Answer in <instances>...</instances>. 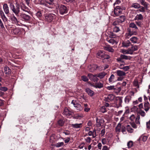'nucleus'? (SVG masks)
<instances>
[{"label": "nucleus", "instance_id": "obj_1", "mask_svg": "<svg viewBox=\"0 0 150 150\" xmlns=\"http://www.w3.org/2000/svg\"><path fill=\"white\" fill-rule=\"evenodd\" d=\"M96 57L98 58L102 59H108L110 58V56L105 54V52L102 50H100L97 53Z\"/></svg>", "mask_w": 150, "mask_h": 150}, {"label": "nucleus", "instance_id": "obj_2", "mask_svg": "<svg viewBox=\"0 0 150 150\" xmlns=\"http://www.w3.org/2000/svg\"><path fill=\"white\" fill-rule=\"evenodd\" d=\"M71 103L73 104L76 110L81 111L83 110L82 107L81 105L78 103L77 100H73L71 102Z\"/></svg>", "mask_w": 150, "mask_h": 150}, {"label": "nucleus", "instance_id": "obj_3", "mask_svg": "<svg viewBox=\"0 0 150 150\" xmlns=\"http://www.w3.org/2000/svg\"><path fill=\"white\" fill-rule=\"evenodd\" d=\"M20 17L23 21H30L31 17L29 15L25 14L24 13H20Z\"/></svg>", "mask_w": 150, "mask_h": 150}, {"label": "nucleus", "instance_id": "obj_4", "mask_svg": "<svg viewBox=\"0 0 150 150\" xmlns=\"http://www.w3.org/2000/svg\"><path fill=\"white\" fill-rule=\"evenodd\" d=\"M55 15L52 13L46 14L45 16V20L48 22H51L55 18Z\"/></svg>", "mask_w": 150, "mask_h": 150}, {"label": "nucleus", "instance_id": "obj_5", "mask_svg": "<svg viewBox=\"0 0 150 150\" xmlns=\"http://www.w3.org/2000/svg\"><path fill=\"white\" fill-rule=\"evenodd\" d=\"M59 11L60 13L62 14L66 13L68 11L67 7L63 5H61L59 8Z\"/></svg>", "mask_w": 150, "mask_h": 150}, {"label": "nucleus", "instance_id": "obj_6", "mask_svg": "<svg viewBox=\"0 0 150 150\" xmlns=\"http://www.w3.org/2000/svg\"><path fill=\"white\" fill-rule=\"evenodd\" d=\"M88 76L91 81L94 82H97L98 80L97 74L93 75L92 74L89 73L88 74Z\"/></svg>", "mask_w": 150, "mask_h": 150}, {"label": "nucleus", "instance_id": "obj_7", "mask_svg": "<svg viewBox=\"0 0 150 150\" xmlns=\"http://www.w3.org/2000/svg\"><path fill=\"white\" fill-rule=\"evenodd\" d=\"M99 67L96 64H93L90 65L88 67V71L91 72H93L96 70Z\"/></svg>", "mask_w": 150, "mask_h": 150}, {"label": "nucleus", "instance_id": "obj_8", "mask_svg": "<svg viewBox=\"0 0 150 150\" xmlns=\"http://www.w3.org/2000/svg\"><path fill=\"white\" fill-rule=\"evenodd\" d=\"M21 6H20V4L18 3H16V7L15 8L13 13L17 16H19L18 14L20 11V8Z\"/></svg>", "mask_w": 150, "mask_h": 150}, {"label": "nucleus", "instance_id": "obj_9", "mask_svg": "<svg viewBox=\"0 0 150 150\" xmlns=\"http://www.w3.org/2000/svg\"><path fill=\"white\" fill-rule=\"evenodd\" d=\"M122 12V9L119 6L115 8L114 11V17L119 16Z\"/></svg>", "mask_w": 150, "mask_h": 150}, {"label": "nucleus", "instance_id": "obj_10", "mask_svg": "<svg viewBox=\"0 0 150 150\" xmlns=\"http://www.w3.org/2000/svg\"><path fill=\"white\" fill-rule=\"evenodd\" d=\"M114 38H107L106 39L107 41L113 45L117 44L118 42V40L117 39H114Z\"/></svg>", "mask_w": 150, "mask_h": 150}, {"label": "nucleus", "instance_id": "obj_11", "mask_svg": "<svg viewBox=\"0 0 150 150\" xmlns=\"http://www.w3.org/2000/svg\"><path fill=\"white\" fill-rule=\"evenodd\" d=\"M104 122V120L103 119H98L96 118V125L97 127H100L102 124Z\"/></svg>", "mask_w": 150, "mask_h": 150}, {"label": "nucleus", "instance_id": "obj_12", "mask_svg": "<svg viewBox=\"0 0 150 150\" xmlns=\"http://www.w3.org/2000/svg\"><path fill=\"white\" fill-rule=\"evenodd\" d=\"M73 112L72 111H70L67 108H65L63 112L64 115L67 116H68L70 115H72Z\"/></svg>", "mask_w": 150, "mask_h": 150}, {"label": "nucleus", "instance_id": "obj_13", "mask_svg": "<svg viewBox=\"0 0 150 150\" xmlns=\"http://www.w3.org/2000/svg\"><path fill=\"white\" fill-rule=\"evenodd\" d=\"M115 96L112 94L109 95L107 97L105 98V101L109 102L112 100L114 98Z\"/></svg>", "mask_w": 150, "mask_h": 150}, {"label": "nucleus", "instance_id": "obj_14", "mask_svg": "<svg viewBox=\"0 0 150 150\" xmlns=\"http://www.w3.org/2000/svg\"><path fill=\"white\" fill-rule=\"evenodd\" d=\"M138 46L133 45H132V47L130 48H129V51L132 53V54L133 53L134 51L137 50L138 49Z\"/></svg>", "mask_w": 150, "mask_h": 150}, {"label": "nucleus", "instance_id": "obj_15", "mask_svg": "<svg viewBox=\"0 0 150 150\" xmlns=\"http://www.w3.org/2000/svg\"><path fill=\"white\" fill-rule=\"evenodd\" d=\"M20 6L21 9L23 11L28 12L29 11L28 8L26 7L23 3L20 4Z\"/></svg>", "mask_w": 150, "mask_h": 150}, {"label": "nucleus", "instance_id": "obj_16", "mask_svg": "<svg viewBox=\"0 0 150 150\" xmlns=\"http://www.w3.org/2000/svg\"><path fill=\"white\" fill-rule=\"evenodd\" d=\"M115 72L118 76L120 77L125 76L126 75V73L125 72L120 70H117Z\"/></svg>", "mask_w": 150, "mask_h": 150}, {"label": "nucleus", "instance_id": "obj_17", "mask_svg": "<svg viewBox=\"0 0 150 150\" xmlns=\"http://www.w3.org/2000/svg\"><path fill=\"white\" fill-rule=\"evenodd\" d=\"M122 97H117L116 100L118 104V105L117 107V108L122 106Z\"/></svg>", "mask_w": 150, "mask_h": 150}, {"label": "nucleus", "instance_id": "obj_18", "mask_svg": "<svg viewBox=\"0 0 150 150\" xmlns=\"http://www.w3.org/2000/svg\"><path fill=\"white\" fill-rule=\"evenodd\" d=\"M89 136H92V138H95L96 136V133L95 129L93 130L92 131H89L88 133Z\"/></svg>", "mask_w": 150, "mask_h": 150}, {"label": "nucleus", "instance_id": "obj_19", "mask_svg": "<svg viewBox=\"0 0 150 150\" xmlns=\"http://www.w3.org/2000/svg\"><path fill=\"white\" fill-rule=\"evenodd\" d=\"M12 22L13 23L17 24L18 23V21L14 15H13L10 18Z\"/></svg>", "mask_w": 150, "mask_h": 150}, {"label": "nucleus", "instance_id": "obj_20", "mask_svg": "<svg viewBox=\"0 0 150 150\" xmlns=\"http://www.w3.org/2000/svg\"><path fill=\"white\" fill-rule=\"evenodd\" d=\"M93 86L96 88H101L103 87V84L100 82H97Z\"/></svg>", "mask_w": 150, "mask_h": 150}, {"label": "nucleus", "instance_id": "obj_21", "mask_svg": "<svg viewBox=\"0 0 150 150\" xmlns=\"http://www.w3.org/2000/svg\"><path fill=\"white\" fill-rule=\"evenodd\" d=\"M71 127L74 128L78 129L82 127V123L72 124L71 125Z\"/></svg>", "mask_w": 150, "mask_h": 150}, {"label": "nucleus", "instance_id": "obj_22", "mask_svg": "<svg viewBox=\"0 0 150 150\" xmlns=\"http://www.w3.org/2000/svg\"><path fill=\"white\" fill-rule=\"evenodd\" d=\"M46 6L49 7L50 5H53L54 3L53 0H45Z\"/></svg>", "mask_w": 150, "mask_h": 150}, {"label": "nucleus", "instance_id": "obj_23", "mask_svg": "<svg viewBox=\"0 0 150 150\" xmlns=\"http://www.w3.org/2000/svg\"><path fill=\"white\" fill-rule=\"evenodd\" d=\"M3 8L5 13L6 14H8L9 13V10L7 4H4Z\"/></svg>", "mask_w": 150, "mask_h": 150}, {"label": "nucleus", "instance_id": "obj_24", "mask_svg": "<svg viewBox=\"0 0 150 150\" xmlns=\"http://www.w3.org/2000/svg\"><path fill=\"white\" fill-rule=\"evenodd\" d=\"M122 46L124 47H128L130 46L131 44L129 41L128 40L123 42L122 43Z\"/></svg>", "mask_w": 150, "mask_h": 150}, {"label": "nucleus", "instance_id": "obj_25", "mask_svg": "<svg viewBox=\"0 0 150 150\" xmlns=\"http://www.w3.org/2000/svg\"><path fill=\"white\" fill-rule=\"evenodd\" d=\"M143 16L141 14H137L134 18V20L136 21L142 20L143 19Z\"/></svg>", "mask_w": 150, "mask_h": 150}, {"label": "nucleus", "instance_id": "obj_26", "mask_svg": "<svg viewBox=\"0 0 150 150\" xmlns=\"http://www.w3.org/2000/svg\"><path fill=\"white\" fill-rule=\"evenodd\" d=\"M0 14L1 16V18L2 19L3 21L5 22L7 21L8 19L5 16L4 13L2 11H1Z\"/></svg>", "mask_w": 150, "mask_h": 150}, {"label": "nucleus", "instance_id": "obj_27", "mask_svg": "<svg viewBox=\"0 0 150 150\" xmlns=\"http://www.w3.org/2000/svg\"><path fill=\"white\" fill-rule=\"evenodd\" d=\"M107 74V73L105 72H102L97 74L98 77L100 79H102Z\"/></svg>", "mask_w": 150, "mask_h": 150}, {"label": "nucleus", "instance_id": "obj_28", "mask_svg": "<svg viewBox=\"0 0 150 150\" xmlns=\"http://www.w3.org/2000/svg\"><path fill=\"white\" fill-rule=\"evenodd\" d=\"M104 49L110 52H114V50L109 45H107L104 47Z\"/></svg>", "mask_w": 150, "mask_h": 150}, {"label": "nucleus", "instance_id": "obj_29", "mask_svg": "<svg viewBox=\"0 0 150 150\" xmlns=\"http://www.w3.org/2000/svg\"><path fill=\"white\" fill-rule=\"evenodd\" d=\"M86 91L88 93V95L91 96H93L94 94V92L89 88H86Z\"/></svg>", "mask_w": 150, "mask_h": 150}, {"label": "nucleus", "instance_id": "obj_30", "mask_svg": "<svg viewBox=\"0 0 150 150\" xmlns=\"http://www.w3.org/2000/svg\"><path fill=\"white\" fill-rule=\"evenodd\" d=\"M132 97L129 95L127 96L125 98L124 101L125 103L128 104L131 99Z\"/></svg>", "mask_w": 150, "mask_h": 150}, {"label": "nucleus", "instance_id": "obj_31", "mask_svg": "<svg viewBox=\"0 0 150 150\" xmlns=\"http://www.w3.org/2000/svg\"><path fill=\"white\" fill-rule=\"evenodd\" d=\"M4 71L5 74H9L11 73V70L9 68L7 67H5L4 68Z\"/></svg>", "mask_w": 150, "mask_h": 150}, {"label": "nucleus", "instance_id": "obj_32", "mask_svg": "<svg viewBox=\"0 0 150 150\" xmlns=\"http://www.w3.org/2000/svg\"><path fill=\"white\" fill-rule=\"evenodd\" d=\"M138 40V38L135 36L132 37L130 39L131 42L134 43H137Z\"/></svg>", "mask_w": 150, "mask_h": 150}, {"label": "nucleus", "instance_id": "obj_33", "mask_svg": "<svg viewBox=\"0 0 150 150\" xmlns=\"http://www.w3.org/2000/svg\"><path fill=\"white\" fill-rule=\"evenodd\" d=\"M109 36L108 38H115L117 36L112 32H110L108 33Z\"/></svg>", "mask_w": 150, "mask_h": 150}, {"label": "nucleus", "instance_id": "obj_34", "mask_svg": "<svg viewBox=\"0 0 150 150\" xmlns=\"http://www.w3.org/2000/svg\"><path fill=\"white\" fill-rule=\"evenodd\" d=\"M131 7L135 8H138L140 7V5L138 3H134L132 4Z\"/></svg>", "mask_w": 150, "mask_h": 150}, {"label": "nucleus", "instance_id": "obj_35", "mask_svg": "<svg viewBox=\"0 0 150 150\" xmlns=\"http://www.w3.org/2000/svg\"><path fill=\"white\" fill-rule=\"evenodd\" d=\"M129 48H128L127 50L123 49L121 50V52L124 54H132V53L129 51Z\"/></svg>", "mask_w": 150, "mask_h": 150}, {"label": "nucleus", "instance_id": "obj_36", "mask_svg": "<svg viewBox=\"0 0 150 150\" xmlns=\"http://www.w3.org/2000/svg\"><path fill=\"white\" fill-rule=\"evenodd\" d=\"M138 2H140L142 5L144 6L145 7L147 6L148 4L144 0H138Z\"/></svg>", "mask_w": 150, "mask_h": 150}, {"label": "nucleus", "instance_id": "obj_37", "mask_svg": "<svg viewBox=\"0 0 150 150\" xmlns=\"http://www.w3.org/2000/svg\"><path fill=\"white\" fill-rule=\"evenodd\" d=\"M129 27L130 28H134L136 29H138V28L136 24L134 23H131L129 24Z\"/></svg>", "mask_w": 150, "mask_h": 150}, {"label": "nucleus", "instance_id": "obj_38", "mask_svg": "<svg viewBox=\"0 0 150 150\" xmlns=\"http://www.w3.org/2000/svg\"><path fill=\"white\" fill-rule=\"evenodd\" d=\"M115 79V76L113 74H112L110 78L109 79V81L110 83H114L115 82L114 80Z\"/></svg>", "mask_w": 150, "mask_h": 150}, {"label": "nucleus", "instance_id": "obj_39", "mask_svg": "<svg viewBox=\"0 0 150 150\" xmlns=\"http://www.w3.org/2000/svg\"><path fill=\"white\" fill-rule=\"evenodd\" d=\"M122 56V59H125V60H130L131 59L132 57L129 56H127L124 55H121Z\"/></svg>", "mask_w": 150, "mask_h": 150}, {"label": "nucleus", "instance_id": "obj_40", "mask_svg": "<svg viewBox=\"0 0 150 150\" xmlns=\"http://www.w3.org/2000/svg\"><path fill=\"white\" fill-rule=\"evenodd\" d=\"M121 126V124L120 123H119L115 128V131L116 132H120V129Z\"/></svg>", "mask_w": 150, "mask_h": 150}, {"label": "nucleus", "instance_id": "obj_41", "mask_svg": "<svg viewBox=\"0 0 150 150\" xmlns=\"http://www.w3.org/2000/svg\"><path fill=\"white\" fill-rule=\"evenodd\" d=\"M64 145V143L63 142H59L56 144L54 146L57 147H59L63 146Z\"/></svg>", "mask_w": 150, "mask_h": 150}, {"label": "nucleus", "instance_id": "obj_42", "mask_svg": "<svg viewBox=\"0 0 150 150\" xmlns=\"http://www.w3.org/2000/svg\"><path fill=\"white\" fill-rule=\"evenodd\" d=\"M118 25L116 26L113 27V32L115 33H118L120 31V30L119 28Z\"/></svg>", "mask_w": 150, "mask_h": 150}, {"label": "nucleus", "instance_id": "obj_43", "mask_svg": "<svg viewBox=\"0 0 150 150\" xmlns=\"http://www.w3.org/2000/svg\"><path fill=\"white\" fill-rule=\"evenodd\" d=\"M127 131L130 133H132L133 132V129L132 128L130 125H128L126 127Z\"/></svg>", "mask_w": 150, "mask_h": 150}, {"label": "nucleus", "instance_id": "obj_44", "mask_svg": "<svg viewBox=\"0 0 150 150\" xmlns=\"http://www.w3.org/2000/svg\"><path fill=\"white\" fill-rule=\"evenodd\" d=\"M135 24L138 26L141 27L143 25V23L139 21H137L135 22Z\"/></svg>", "mask_w": 150, "mask_h": 150}, {"label": "nucleus", "instance_id": "obj_45", "mask_svg": "<svg viewBox=\"0 0 150 150\" xmlns=\"http://www.w3.org/2000/svg\"><path fill=\"white\" fill-rule=\"evenodd\" d=\"M120 69H123L125 71H127L129 69V66H126L123 67H120Z\"/></svg>", "mask_w": 150, "mask_h": 150}, {"label": "nucleus", "instance_id": "obj_46", "mask_svg": "<svg viewBox=\"0 0 150 150\" xmlns=\"http://www.w3.org/2000/svg\"><path fill=\"white\" fill-rule=\"evenodd\" d=\"M81 80L84 82H87L88 79L87 77L85 76H81Z\"/></svg>", "mask_w": 150, "mask_h": 150}, {"label": "nucleus", "instance_id": "obj_47", "mask_svg": "<svg viewBox=\"0 0 150 150\" xmlns=\"http://www.w3.org/2000/svg\"><path fill=\"white\" fill-rule=\"evenodd\" d=\"M64 122L63 120H60L58 122V124L60 126H62L64 124Z\"/></svg>", "mask_w": 150, "mask_h": 150}, {"label": "nucleus", "instance_id": "obj_48", "mask_svg": "<svg viewBox=\"0 0 150 150\" xmlns=\"http://www.w3.org/2000/svg\"><path fill=\"white\" fill-rule=\"evenodd\" d=\"M147 138L148 137L146 136H142L140 137V139H141L142 140L143 142H145L147 140Z\"/></svg>", "mask_w": 150, "mask_h": 150}, {"label": "nucleus", "instance_id": "obj_49", "mask_svg": "<svg viewBox=\"0 0 150 150\" xmlns=\"http://www.w3.org/2000/svg\"><path fill=\"white\" fill-rule=\"evenodd\" d=\"M9 6L10 9L12 10L13 12L15 7L14 5L12 3H10Z\"/></svg>", "mask_w": 150, "mask_h": 150}, {"label": "nucleus", "instance_id": "obj_50", "mask_svg": "<svg viewBox=\"0 0 150 150\" xmlns=\"http://www.w3.org/2000/svg\"><path fill=\"white\" fill-rule=\"evenodd\" d=\"M133 145V143L132 141H129L127 143V146L129 148H131Z\"/></svg>", "mask_w": 150, "mask_h": 150}, {"label": "nucleus", "instance_id": "obj_51", "mask_svg": "<svg viewBox=\"0 0 150 150\" xmlns=\"http://www.w3.org/2000/svg\"><path fill=\"white\" fill-rule=\"evenodd\" d=\"M36 15L38 18L41 17L42 16L41 12L40 11H38L36 13Z\"/></svg>", "mask_w": 150, "mask_h": 150}, {"label": "nucleus", "instance_id": "obj_52", "mask_svg": "<svg viewBox=\"0 0 150 150\" xmlns=\"http://www.w3.org/2000/svg\"><path fill=\"white\" fill-rule=\"evenodd\" d=\"M117 61L119 63H121L124 62V60L122 58V56L120 55V57L117 58Z\"/></svg>", "mask_w": 150, "mask_h": 150}, {"label": "nucleus", "instance_id": "obj_53", "mask_svg": "<svg viewBox=\"0 0 150 150\" xmlns=\"http://www.w3.org/2000/svg\"><path fill=\"white\" fill-rule=\"evenodd\" d=\"M133 84L134 86L139 88V87L138 84V82L137 80H135L133 81Z\"/></svg>", "mask_w": 150, "mask_h": 150}, {"label": "nucleus", "instance_id": "obj_54", "mask_svg": "<svg viewBox=\"0 0 150 150\" xmlns=\"http://www.w3.org/2000/svg\"><path fill=\"white\" fill-rule=\"evenodd\" d=\"M107 88L109 90H112L116 89V88H115V86H108L107 87Z\"/></svg>", "mask_w": 150, "mask_h": 150}, {"label": "nucleus", "instance_id": "obj_55", "mask_svg": "<svg viewBox=\"0 0 150 150\" xmlns=\"http://www.w3.org/2000/svg\"><path fill=\"white\" fill-rule=\"evenodd\" d=\"M129 118L131 121L134 122V120L136 119V117L134 114H132L131 115Z\"/></svg>", "mask_w": 150, "mask_h": 150}, {"label": "nucleus", "instance_id": "obj_56", "mask_svg": "<svg viewBox=\"0 0 150 150\" xmlns=\"http://www.w3.org/2000/svg\"><path fill=\"white\" fill-rule=\"evenodd\" d=\"M125 17L124 16H122L120 17L119 20L121 22H124L125 21Z\"/></svg>", "mask_w": 150, "mask_h": 150}, {"label": "nucleus", "instance_id": "obj_57", "mask_svg": "<svg viewBox=\"0 0 150 150\" xmlns=\"http://www.w3.org/2000/svg\"><path fill=\"white\" fill-rule=\"evenodd\" d=\"M8 88L5 87H0V90L4 91H7Z\"/></svg>", "mask_w": 150, "mask_h": 150}, {"label": "nucleus", "instance_id": "obj_58", "mask_svg": "<svg viewBox=\"0 0 150 150\" xmlns=\"http://www.w3.org/2000/svg\"><path fill=\"white\" fill-rule=\"evenodd\" d=\"M39 4H40L46 6L45 0H40L39 1Z\"/></svg>", "mask_w": 150, "mask_h": 150}, {"label": "nucleus", "instance_id": "obj_59", "mask_svg": "<svg viewBox=\"0 0 150 150\" xmlns=\"http://www.w3.org/2000/svg\"><path fill=\"white\" fill-rule=\"evenodd\" d=\"M140 9H139V11L141 12H145V9L143 6H140Z\"/></svg>", "mask_w": 150, "mask_h": 150}, {"label": "nucleus", "instance_id": "obj_60", "mask_svg": "<svg viewBox=\"0 0 150 150\" xmlns=\"http://www.w3.org/2000/svg\"><path fill=\"white\" fill-rule=\"evenodd\" d=\"M101 111L103 113H104L106 112V108L105 106L102 107L100 109Z\"/></svg>", "mask_w": 150, "mask_h": 150}, {"label": "nucleus", "instance_id": "obj_61", "mask_svg": "<svg viewBox=\"0 0 150 150\" xmlns=\"http://www.w3.org/2000/svg\"><path fill=\"white\" fill-rule=\"evenodd\" d=\"M85 140L87 142L90 143L91 142V139L90 137H87L85 139Z\"/></svg>", "mask_w": 150, "mask_h": 150}, {"label": "nucleus", "instance_id": "obj_62", "mask_svg": "<svg viewBox=\"0 0 150 150\" xmlns=\"http://www.w3.org/2000/svg\"><path fill=\"white\" fill-rule=\"evenodd\" d=\"M101 142L103 144H106L107 140L105 138H103L102 139Z\"/></svg>", "mask_w": 150, "mask_h": 150}, {"label": "nucleus", "instance_id": "obj_63", "mask_svg": "<svg viewBox=\"0 0 150 150\" xmlns=\"http://www.w3.org/2000/svg\"><path fill=\"white\" fill-rule=\"evenodd\" d=\"M105 129H102L101 130L100 133V134L101 135V136H103L104 135V134H105Z\"/></svg>", "mask_w": 150, "mask_h": 150}, {"label": "nucleus", "instance_id": "obj_64", "mask_svg": "<svg viewBox=\"0 0 150 150\" xmlns=\"http://www.w3.org/2000/svg\"><path fill=\"white\" fill-rule=\"evenodd\" d=\"M146 125L147 128L149 129L150 128V119L148 122H146Z\"/></svg>", "mask_w": 150, "mask_h": 150}]
</instances>
